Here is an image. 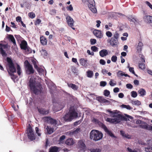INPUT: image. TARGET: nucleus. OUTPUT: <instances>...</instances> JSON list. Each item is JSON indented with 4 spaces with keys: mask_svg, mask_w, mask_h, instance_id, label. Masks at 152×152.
<instances>
[{
    "mask_svg": "<svg viewBox=\"0 0 152 152\" xmlns=\"http://www.w3.org/2000/svg\"><path fill=\"white\" fill-rule=\"evenodd\" d=\"M105 132L109 135L110 136L115 137V135L112 133L110 131H109L107 128L104 130Z\"/></svg>",
    "mask_w": 152,
    "mask_h": 152,
    "instance_id": "31",
    "label": "nucleus"
},
{
    "mask_svg": "<svg viewBox=\"0 0 152 152\" xmlns=\"http://www.w3.org/2000/svg\"><path fill=\"white\" fill-rule=\"evenodd\" d=\"M119 37V34L117 32H115L114 36L112 37L110 40V45L114 47L116 46L118 44V39Z\"/></svg>",
    "mask_w": 152,
    "mask_h": 152,
    "instance_id": "7",
    "label": "nucleus"
},
{
    "mask_svg": "<svg viewBox=\"0 0 152 152\" xmlns=\"http://www.w3.org/2000/svg\"><path fill=\"white\" fill-rule=\"evenodd\" d=\"M98 48L95 46H93L91 47V49L94 52H96L98 50Z\"/></svg>",
    "mask_w": 152,
    "mask_h": 152,
    "instance_id": "44",
    "label": "nucleus"
},
{
    "mask_svg": "<svg viewBox=\"0 0 152 152\" xmlns=\"http://www.w3.org/2000/svg\"><path fill=\"white\" fill-rule=\"evenodd\" d=\"M145 3L151 9H152V5L148 1H146Z\"/></svg>",
    "mask_w": 152,
    "mask_h": 152,
    "instance_id": "64",
    "label": "nucleus"
},
{
    "mask_svg": "<svg viewBox=\"0 0 152 152\" xmlns=\"http://www.w3.org/2000/svg\"><path fill=\"white\" fill-rule=\"evenodd\" d=\"M7 65L9 67V70H7L9 75L11 76V78L14 81L17 78V76L13 74L16 72V69L15 66L11 58L7 57Z\"/></svg>",
    "mask_w": 152,
    "mask_h": 152,
    "instance_id": "2",
    "label": "nucleus"
},
{
    "mask_svg": "<svg viewBox=\"0 0 152 152\" xmlns=\"http://www.w3.org/2000/svg\"><path fill=\"white\" fill-rule=\"evenodd\" d=\"M129 70L133 74H134L135 72L134 70V68L133 67H129Z\"/></svg>",
    "mask_w": 152,
    "mask_h": 152,
    "instance_id": "61",
    "label": "nucleus"
},
{
    "mask_svg": "<svg viewBox=\"0 0 152 152\" xmlns=\"http://www.w3.org/2000/svg\"><path fill=\"white\" fill-rule=\"evenodd\" d=\"M28 15L29 17L31 19H33L35 17V13L32 12L29 13Z\"/></svg>",
    "mask_w": 152,
    "mask_h": 152,
    "instance_id": "37",
    "label": "nucleus"
},
{
    "mask_svg": "<svg viewBox=\"0 0 152 152\" xmlns=\"http://www.w3.org/2000/svg\"><path fill=\"white\" fill-rule=\"evenodd\" d=\"M25 50L28 53H32L31 49L28 46L26 48V50Z\"/></svg>",
    "mask_w": 152,
    "mask_h": 152,
    "instance_id": "42",
    "label": "nucleus"
},
{
    "mask_svg": "<svg viewBox=\"0 0 152 152\" xmlns=\"http://www.w3.org/2000/svg\"><path fill=\"white\" fill-rule=\"evenodd\" d=\"M122 116L120 114H116V118H118L120 121V119H121L122 118ZM120 121H119V122Z\"/></svg>",
    "mask_w": 152,
    "mask_h": 152,
    "instance_id": "52",
    "label": "nucleus"
},
{
    "mask_svg": "<svg viewBox=\"0 0 152 152\" xmlns=\"http://www.w3.org/2000/svg\"><path fill=\"white\" fill-rule=\"evenodd\" d=\"M147 144L148 146L145 148V151L146 152H152V140L148 141Z\"/></svg>",
    "mask_w": 152,
    "mask_h": 152,
    "instance_id": "13",
    "label": "nucleus"
},
{
    "mask_svg": "<svg viewBox=\"0 0 152 152\" xmlns=\"http://www.w3.org/2000/svg\"><path fill=\"white\" fill-rule=\"evenodd\" d=\"M124 74L122 71H119L117 73V75L118 77H121L124 76Z\"/></svg>",
    "mask_w": 152,
    "mask_h": 152,
    "instance_id": "43",
    "label": "nucleus"
},
{
    "mask_svg": "<svg viewBox=\"0 0 152 152\" xmlns=\"http://www.w3.org/2000/svg\"><path fill=\"white\" fill-rule=\"evenodd\" d=\"M90 138L94 141H97L102 139L103 137L102 133L97 130H93L90 133Z\"/></svg>",
    "mask_w": 152,
    "mask_h": 152,
    "instance_id": "4",
    "label": "nucleus"
},
{
    "mask_svg": "<svg viewBox=\"0 0 152 152\" xmlns=\"http://www.w3.org/2000/svg\"><path fill=\"white\" fill-rule=\"evenodd\" d=\"M38 111L40 113L43 115H46L49 113L48 110H46L42 108H38Z\"/></svg>",
    "mask_w": 152,
    "mask_h": 152,
    "instance_id": "21",
    "label": "nucleus"
},
{
    "mask_svg": "<svg viewBox=\"0 0 152 152\" xmlns=\"http://www.w3.org/2000/svg\"><path fill=\"white\" fill-rule=\"evenodd\" d=\"M132 103L135 105H139L140 104L141 102L140 101L137 100L136 101H132Z\"/></svg>",
    "mask_w": 152,
    "mask_h": 152,
    "instance_id": "38",
    "label": "nucleus"
},
{
    "mask_svg": "<svg viewBox=\"0 0 152 152\" xmlns=\"http://www.w3.org/2000/svg\"><path fill=\"white\" fill-rule=\"evenodd\" d=\"M139 68L142 69H145V66L144 62H142V63H140L139 64Z\"/></svg>",
    "mask_w": 152,
    "mask_h": 152,
    "instance_id": "34",
    "label": "nucleus"
},
{
    "mask_svg": "<svg viewBox=\"0 0 152 152\" xmlns=\"http://www.w3.org/2000/svg\"><path fill=\"white\" fill-rule=\"evenodd\" d=\"M28 83L31 91L34 94L37 95L41 93L42 89L41 85L39 83H36L34 78L31 77Z\"/></svg>",
    "mask_w": 152,
    "mask_h": 152,
    "instance_id": "1",
    "label": "nucleus"
},
{
    "mask_svg": "<svg viewBox=\"0 0 152 152\" xmlns=\"http://www.w3.org/2000/svg\"><path fill=\"white\" fill-rule=\"evenodd\" d=\"M44 120L47 121L51 124L56 125L57 124V121L50 117H46L44 118Z\"/></svg>",
    "mask_w": 152,
    "mask_h": 152,
    "instance_id": "12",
    "label": "nucleus"
},
{
    "mask_svg": "<svg viewBox=\"0 0 152 152\" xmlns=\"http://www.w3.org/2000/svg\"><path fill=\"white\" fill-rule=\"evenodd\" d=\"M93 33L96 37L99 38H101L103 37L101 31L100 30L95 29L93 31Z\"/></svg>",
    "mask_w": 152,
    "mask_h": 152,
    "instance_id": "14",
    "label": "nucleus"
},
{
    "mask_svg": "<svg viewBox=\"0 0 152 152\" xmlns=\"http://www.w3.org/2000/svg\"><path fill=\"white\" fill-rule=\"evenodd\" d=\"M111 61L113 62H115L117 60V57L115 56H113L111 57Z\"/></svg>",
    "mask_w": 152,
    "mask_h": 152,
    "instance_id": "46",
    "label": "nucleus"
},
{
    "mask_svg": "<svg viewBox=\"0 0 152 152\" xmlns=\"http://www.w3.org/2000/svg\"><path fill=\"white\" fill-rule=\"evenodd\" d=\"M106 34L109 37H111L112 35V33L110 31H107L106 33Z\"/></svg>",
    "mask_w": 152,
    "mask_h": 152,
    "instance_id": "47",
    "label": "nucleus"
},
{
    "mask_svg": "<svg viewBox=\"0 0 152 152\" xmlns=\"http://www.w3.org/2000/svg\"><path fill=\"white\" fill-rule=\"evenodd\" d=\"M107 85V83L105 81H102L100 83V86H101L104 87Z\"/></svg>",
    "mask_w": 152,
    "mask_h": 152,
    "instance_id": "45",
    "label": "nucleus"
},
{
    "mask_svg": "<svg viewBox=\"0 0 152 152\" xmlns=\"http://www.w3.org/2000/svg\"><path fill=\"white\" fill-rule=\"evenodd\" d=\"M72 72L74 73H77V69L76 67L75 66H73L72 68Z\"/></svg>",
    "mask_w": 152,
    "mask_h": 152,
    "instance_id": "54",
    "label": "nucleus"
},
{
    "mask_svg": "<svg viewBox=\"0 0 152 152\" xmlns=\"http://www.w3.org/2000/svg\"><path fill=\"white\" fill-rule=\"evenodd\" d=\"M139 82L138 80H135L134 81V84L136 86H138L139 85Z\"/></svg>",
    "mask_w": 152,
    "mask_h": 152,
    "instance_id": "63",
    "label": "nucleus"
},
{
    "mask_svg": "<svg viewBox=\"0 0 152 152\" xmlns=\"http://www.w3.org/2000/svg\"><path fill=\"white\" fill-rule=\"evenodd\" d=\"M98 124L104 130L107 127L106 126L100 121H99Z\"/></svg>",
    "mask_w": 152,
    "mask_h": 152,
    "instance_id": "36",
    "label": "nucleus"
},
{
    "mask_svg": "<svg viewBox=\"0 0 152 152\" xmlns=\"http://www.w3.org/2000/svg\"><path fill=\"white\" fill-rule=\"evenodd\" d=\"M138 93L139 94H140V96H143L146 94V92L145 90L142 88L140 89L138 91Z\"/></svg>",
    "mask_w": 152,
    "mask_h": 152,
    "instance_id": "26",
    "label": "nucleus"
},
{
    "mask_svg": "<svg viewBox=\"0 0 152 152\" xmlns=\"http://www.w3.org/2000/svg\"><path fill=\"white\" fill-rule=\"evenodd\" d=\"M40 41L41 44L43 45H46L47 44L46 38L44 36H42L40 38Z\"/></svg>",
    "mask_w": 152,
    "mask_h": 152,
    "instance_id": "17",
    "label": "nucleus"
},
{
    "mask_svg": "<svg viewBox=\"0 0 152 152\" xmlns=\"http://www.w3.org/2000/svg\"><path fill=\"white\" fill-rule=\"evenodd\" d=\"M145 21L148 23H152V16L146 15L144 18Z\"/></svg>",
    "mask_w": 152,
    "mask_h": 152,
    "instance_id": "23",
    "label": "nucleus"
},
{
    "mask_svg": "<svg viewBox=\"0 0 152 152\" xmlns=\"http://www.w3.org/2000/svg\"><path fill=\"white\" fill-rule=\"evenodd\" d=\"M131 96L133 98H135L137 96V93L134 91H133L131 92Z\"/></svg>",
    "mask_w": 152,
    "mask_h": 152,
    "instance_id": "40",
    "label": "nucleus"
},
{
    "mask_svg": "<svg viewBox=\"0 0 152 152\" xmlns=\"http://www.w3.org/2000/svg\"><path fill=\"white\" fill-rule=\"evenodd\" d=\"M89 3L88 7L89 9L93 13H96V8H95V4L94 0H87Z\"/></svg>",
    "mask_w": 152,
    "mask_h": 152,
    "instance_id": "8",
    "label": "nucleus"
},
{
    "mask_svg": "<svg viewBox=\"0 0 152 152\" xmlns=\"http://www.w3.org/2000/svg\"><path fill=\"white\" fill-rule=\"evenodd\" d=\"M46 129L47 131V134H52L54 132V128H51L50 126H47Z\"/></svg>",
    "mask_w": 152,
    "mask_h": 152,
    "instance_id": "27",
    "label": "nucleus"
},
{
    "mask_svg": "<svg viewBox=\"0 0 152 152\" xmlns=\"http://www.w3.org/2000/svg\"><path fill=\"white\" fill-rule=\"evenodd\" d=\"M78 117V113L74 108L70 107L68 113L64 117V120L66 121H70L73 119Z\"/></svg>",
    "mask_w": 152,
    "mask_h": 152,
    "instance_id": "3",
    "label": "nucleus"
},
{
    "mask_svg": "<svg viewBox=\"0 0 152 152\" xmlns=\"http://www.w3.org/2000/svg\"><path fill=\"white\" fill-rule=\"evenodd\" d=\"M87 76L89 78L92 77L93 75V72L92 71L88 70L87 72Z\"/></svg>",
    "mask_w": 152,
    "mask_h": 152,
    "instance_id": "32",
    "label": "nucleus"
},
{
    "mask_svg": "<svg viewBox=\"0 0 152 152\" xmlns=\"http://www.w3.org/2000/svg\"><path fill=\"white\" fill-rule=\"evenodd\" d=\"M66 20L69 26L71 27L73 29H75V28L73 27L74 23L73 19L70 16L68 15L66 17Z\"/></svg>",
    "mask_w": 152,
    "mask_h": 152,
    "instance_id": "11",
    "label": "nucleus"
},
{
    "mask_svg": "<svg viewBox=\"0 0 152 152\" xmlns=\"http://www.w3.org/2000/svg\"><path fill=\"white\" fill-rule=\"evenodd\" d=\"M65 136L64 135L61 136L59 140V142H61L65 138Z\"/></svg>",
    "mask_w": 152,
    "mask_h": 152,
    "instance_id": "58",
    "label": "nucleus"
},
{
    "mask_svg": "<svg viewBox=\"0 0 152 152\" xmlns=\"http://www.w3.org/2000/svg\"><path fill=\"white\" fill-rule=\"evenodd\" d=\"M68 86L72 88L75 91H77L78 88V87L75 84L73 83H67Z\"/></svg>",
    "mask_w": 152,
    "mask_h": 152,
    "instance_id": "25",
    "label": "nucleus"
},
{
    "mask_svg": "<svg viewBox=\"0 0 152 152\" xmlns=\"http://www.w3.org/2000/svg\"><path fill=\"white\" fill-rule=\"evenodd\" d=\"M110 94V92L109 91L105 90L104 91V94L106 96H108Z\"/></svg>",
    "mask_w": 152,
    "mask_h": 152,
    "instance_id": "41",
    "label": "nucleus"
},
{
    "mask_svg": "<svg viewBox=\"0 0 152 152\" xmlns=\"http://www.w3.org/2000/svg\"><path fill=\"white\" fill-rule=\"evenodd\" d=\"M8 47H10L8 44L5 45L0 43V53L3 56H6L7 55L5 50H3V48L4 49L7 48Z\"/></svg>",
    "mask_w": 152,
    "mask_h": 152,
    "instance_id": "9",
    "label": "nucleus"
},
{
    "mask_svg": "<svg viewBox=\"0 0 152 152\" xmlns=\"http://www.w3.org/2000/svg\"><path fill=\"white\" fill-rule=\"evenodd\" d=\"M126 87L129 89H132L133 88L132 85L130 83L127 84L126 85Z\"/></svg>",
    "mask_w": 152,
    "mask_h": 152,
    "instance_id": "59",
    "label": "nucleus"
},
{
    "mask_svg": "<svg viewBox=\"0 0 152 152\" xmlns=\"http://www.w3.org/2000/svg\"><path fill=\"white\" fill-rule=\"evenodd\" d=\"M24 64L26 73L27 74L30 75L34 73V71L32 65L29 63L28 60L25 61Z\"/></svg>",
    "mask_w": 152,
    "mask_h": 152,
    "instance_id": "5",
    "label": "nucleus"
},
{
    "mask_svg": "<svg viewBox=\"0 0 152 152\" xmlns=\"http://www.w3.org/2000/svg\"><path fill=\"white\" fill-rule=\"evenodd\" d=\"M81 121L80 120L77 121L74 123V126H77L78 125L80 124L81 123Z\"/></svg>",
    "mask_w": 152,
    "mask_h": 152,
    "instance_id": "60",
    "label": "nucleus"
},
{
    "mask_svg": "<svg viewBox=\"0 0 152 152\" xmlns=\"http://www.w3.org/2000/svg\"><path fill=\"white\" fill-rule=\"evenodd\" d=\"M120 133L123 136V137H125L128 138H129V137H128L127 136L128 135H127L126 134H125L124 132L122 131H120Z\"/></svg>",
    "mask_w": 152,
    "mask_h": 152,
    "instance_id": "50",
    "label": "nucleus"
},
{
    "mask_svg": "<svg viewBox=\"0 0 152 152\" xmlns=\"http://www.w3.org/2000/svg\"><path fill=\"white\" fill-rule=\"evenodd\" d=\"M41 20L40 19H37L34 23V24L35 25H39L41 22Z\"/></svg>",
    "mask_w": 152,
    "mask_h": 152,
    "instance_id": "51",
    "label": "nucleus"
},
{
    "mask_svg": "<svg viewBox=\"0 0 152 152\" xmlns=\"http://www.w3.org/2000/svg\"><path fill=\"white\" fill-rule=\"evenodd\" d=\"M107 111L110 113L111 114V116L112 117H115L117 113L115 112V111H111L109 109L107 110Z\"/></svg>",
    "mask_w": 152,
    "mask_h": 152,
    "instance_id": "30",
    "label": "nucleus"
},
{
    "mask_svg": "<svg viewBox=\"0 0 152 152\" xmlns=\"http://www.w3.org/2000/svg\"><path fill=\"white\" fill-rule=\"evenodd\" d=\"M35 131L36 132V133L39 136H41V133H40L39 132V129L38 127H36L35 128Z\"/></svg>",
    "mask_w": 152,
    "mask_h": 152,
    "instance_id": "53",
    "label": "nucleus"
},
{
    "mask_svg": "<svg viewBox=\"0 0 152 152\" xmlns=\"http://www.w3.org/2000/svg\"><path fill=\"white\" fill-rule=\"evenodd\" d=\"M143 44L142 42H140L137 47V52L138 53H141L142 50V48L143 46Z\"/></svg>",
    "mask_w": 152,
    "mask_h": 152,
    "instance_id": "18",
    "label": "nucleus"
},
{
    "mask_svg": "<svg viewBox=\"0 0 152 152\" xmlns=\"http://www.w3.org/2000/svg\"><path fill=\"white\" fill-rule=\"evenodd\" d=\"M90 41L91 44L93 45L96 43V40L95 39H91L90 40Z\"/></svg>",
    "mask_w": 152,
    "mask_h": 152,
    "instance_id": "48",
    "label": "nucleus"
},
{
    "mask_svg": "<svg viewBox=\"0 0 152 152\" xmlns=\"http://www.w3.org/2000/svg\"><path fill=\"white\" fill-rule=\"evenodd\" d=\"M99 55L101 57H104L106 56L108 54V52L106 49L102 50L99 52Z\"/></svg>",
    "mask_w": 152,
    "mask_h": 152,
    "instance_id": "19",
    "label": "nucleus"
},
{
    "mask_svg": "<svg viewBox=\"0 0 152 152\" xmlns=\"http://www.w3.org/2000/svg\"><path fill=\"white\" fill-rule=\"evenodd\" d=\"M8 36V39L13 43L14 45V46L16 45V41L13 35L12 34H9Z\"/></svg>",
    "mask_w": 152,
    "mask_h": 152,
    "instance_id": "20",
    "label": "nucleus"
},
{
    "mask_svg": "<svg viewBox=\"0 0 152 152\" xmlns=\"http://www.w3.org/2000/svg\"><path fill=\"white\" fill-rule=\"evenodd\" d=\"M85 141L83 140H80L78 142L77 144L78 148L81 151L84 152L86 149V145L85 143Z\"/></svg>",
    "mask_w": 152,
    "mask_h": 152,
    "instance_id": "10",
    "label": "nucleus"
},
{
    "mask_svg": "<svg viewBox=\"0 0 152 152\" xmlns=\"http://www.w3.org/2000/svg\"><path fill=\"white\" fill-rule=\"evenodd\" d=\"M27 133L28 138L31 141L35 140L36 138V136L30 124H29L27 126Z\"/></svg>",
    "mask_w": 152,
    "mask_h": 152,
    "instance_id": "6",
    "label": "nucleus"
},
{
    "mask_svg": "<svg viewBox=\"0 0 152 152\" xmlns=\"http://www.w3.org/2000/svg\"><path fill=\"white\" fill-rule=\"evenodd\" d=\"M136 123L137 124H142L145 123V122L139 119H138L136 121Z\"/></svg>",
    "mask_w": 152,
    "mask_h": 152,
    "instance_id": "49",
    "label": "nucleus"
},
{
    "mask_svg": "<svg viewBox=\"0 0 152 152\" xmlns=\"http://www.w3.org/2000/svg\"><path fill=\"white\" fill-rule=\"evenodd\" d=\"M28 46L27 43L26 41L23 40L22 41L20 45L21 49L22 50H26V48Z\"/></svg>",
    "mask_w": 152,
    "mask_h": 152,
    "instance_id": "15",
    "label": "nucleus"
},
{
    "mask_svg": "<svg viewBox=\"0 0 152 152\" xmlns=\"http://www.w3.org/2000/svg\"><path fill=\"white\" fill-rule=\"evenodd\" d=\"M17 73L19 75H20L21 74V68L18 64L17 65Z\"/></svg>",
    "mask_w": 152,
    "mask_h": 152,
    "instance_id": "39",
    "label": "nucleus"
},
{
    "mask_svg": "<svg viewBox=\"0 0 152 152\" xmlns=\"http://www.w3.org/2000/svg\"><path fill=\"white\" fill-rule=\"evenodd\" d=\"M16 20L17 22H20L22 20L21 17L20 16H18L16 17Z\"/></svg>",
    "mask_w": 152,
    "mask_h": 152,
    "instance_id": "56",
    "label": "nucleus"
},
{
    "mask_svg": "<svg viewBox=\"0 0 152 152\" xmlns=\"http://www.w3.org/2000/svg\"><path fill=\"white\" fill-rule=\"evenodd\" d=\"M58 147L56 146H51L49 148V152H58Z\"/></svg>",
    "mask_w": 152,
    "mask_h": 152,
    "instance_id": "24",
    "label": "nucleus"
},
{
    "mask_svg": "<svg viewBox=\"0 0 152 152\" xmlns=\"http://www.w3.org/2000/svg\"><path fill=\"white\" fill-rule=\"evenodd\" d=\"M106 121L111 123H118L119 122V120L118 118H107Z\"/></svg>",
    "mask_w": 152,
    "mask_h": 152,
    "instance_id": "16",
    "label": "nucleus"
},
{
    "mask_svg": "<svg viewBox=\"0 0 152 152\" xmlns=\"http://www.w3.org/2000/svg\"><path fill=\"white\" fill-rule=\"evenodd\" d=\"M65 143L69 145H72L74 144V142L72 138L68 139L65 142Z\"/></svg>",
    "mask_w": 152,
    "mask_h": 152,
    "instance_id": "28",
    "label": "nucleus"
},
{
    "mask_svg": "<svg viewBox=\"0 0 152 152\" xmlns=\"http://www.w3.org/2000/svg\"><path fill=\"white\" fill-rule=\"evenodd\" d=\"M11 23L12 25L11 26L12 28H17V26L13 22H11Z\"/></svg>",
    "mask_w": 152,
    "mask_h": 152,
    "instance_id": "62",
    "label": "nucleus"
},
{
    "mask_svg": "<svg viewBox=\"0 0 152 152\" xmlns=\"http://www.w3.org/2000/svg\"><path fill=\"white\" fill-rule=\"evenodd\" d=\"M149 126V125L146 122H145V123L142 124H140L139 126V127L140 128L147 130H148Z\"/></svg>",
    "mask_w": 152,
    "mask_h": 152,
    "instance_id": "22",
    "label": "nucleus"
},
{
    "mask_svg": "<svg viewBox=\"0 0 152 152\" xmlns=\"http://www.w3.org/2000/svg\"><path fill=\"white\" fill-rule=\"evenodd\" d=\"M91 152H101V149L100 148H91L90 150Z\"/></svg>",
    "mask_w": 152,
    "mask_h": 152,
    "instance_id": "35",
    "label": "nucleus"
},
{
    "mask_svg": "<svg viewBox=\"0 0 152 152\" xmlns=\"http://www.w3.org/2000/svg\"><path fill=\"white\" fill-rule=\"evenodd\" d=\"M80 64L83 66L85 67L87 66V60L84 58H81L80 60Z\"/></svg>",
    "mask_w": 152,
    "mask_h": 152,
    "instance_id": "29",
    "label": "nucleus"
},
{
    "mask_svg": "<svg viewBox=\"0 0 152 152\" xmlns=\"http://www.w3.org/2000/svg\"><path fill=\"white\" fill-rule=\"evenodd\" d=\"M121 107L123 108H126L128 110H130L131 108L129 105H126L125 104H122L120 106Z\"/></svg>",
    "mask_w": 152,
    "mask_h": 152,
    "instance_id": "33",
    "label": "nucleus"
},
{
    "mask_svg": "<svg viewBox=\"0 0 152 152\" xmlns=\"http://www.w3.org/2000/svg\"><path fill=\"white\" fill-rule=\"evenodd\" d=\"M127 149L129 152H138L135 149L132 150L129 147L127 148Z\"/></svg>",
    "mask_w": 152,
    "mask_h": 152,
    "instance_id": "55",
    "label": "nucleus"
},
{
    "mask_svg": "<svg viewBox=\"0 0 152 152\" xmlns=\"http://www.w3.org/2000/svg\"><path fill=\"white\" fill-rule=\"evenodd\" d=\"M99 63L101 64L104 65L105 64L106 62L104 60L101 59L99 61Z\"/></svg>",
    "mask_w": 152,
    "mask_h": 152,
    "instance_id": "57",
    "label": "nucleus"
}]
</instances>
